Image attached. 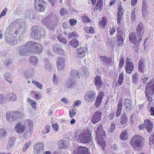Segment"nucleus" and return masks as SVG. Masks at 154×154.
I'll return each mask as SVG.
<instances>
[{
  "instance_id": "obj_58",
  "label": "nucleus",
  "mask_w": 154,
  "mask_h": 154,
  "mask_svg": "<svg viewBox=\"0 0 154 154\" xmlns=\"http://www.w3.org/2000/svg\"><path fill=\"white\" fill-rule=\"evenodd\" d=\"M68 36L69 38L70 39L72 37H77L78 36V35L75 32H72L68 33Z\"/></svg>"
},
{
  "instance_id": "obj_15",
  "label": "nucleus",
  "mask_w": 154,
  "mask_h": 154,
  "mask_svg": "<svg viewBox=\"0 0 154 154\" xmlns=\"http://www.w3.org/2000/svg\"><path fill=\"white\" fill-rule=\"evenodd\" d=\"M129 39L130 42H132L136 45H138L140 44V41L137 39L135 32H132L129 33Z\"/></svg>"
},
{
  "instance_id": "obj_48",
  "label": "nucleus",
  "mask_w": 154,
  "mask_h": 154,
  "mask_svg": "<svg viewBox=\"0 0 154 154\" xmlns=\"http://www.w3.org/2000/svg\"><path fill=\"white\" fill-rule=\"evenodd\" d=\"M29 61L31 63L34 65H35L37 63L38 60L36 57L34 56H32L30 58Z\"/></svg>"
},
{
  "instance_id": "obj_54",
  "label": "nucleus",
  "mask_w": 154,
  "mask_h": 154,
  "mask_svg": "<svg viewBox=\"0 0 154 154\" xmlns=\"http://www.w3.org/2000/svg\"><path fill=\"white\" fill-rule=\"evenodd\" d=\"M123 75L122 73L120 74L117 83L119 85H121L123 82Z\"/></svg>"
},
{
  "instance_id": "obj_18",
  "label": "nucleus",
  "mask_w": 154,
  "mask_h": 154,
  "mask_svg": "<svg viewBox=\"0 0 154 154\" xmlns=\"http://www.w3.org/2000/svg\"><path fill=\"white\" fill-rule=\"evenodd\" d=\"M57 67L58 70L61 71L64 69L65 66V60L62 57H58L57 61Z\"/></svg>"
},
{
  "instance_id": "obj_1",
  "label": "nucleus",
  "mask_w": 154,
  "mask_h": 154,
  "mask_svg": "<svg viewBox=\"0 0 154 154\" xmlns=\"http://www.w3.org/2000/svg\"><path fill=\"white\" fill-rule=\"evenodd\" d=\"M33 126V122L27 119L25 121L24 124H23L21 122L17 123L14 129L17 133L22 134L24 132L26 128V129L24 133V135L27 137L32 135Z\"/></svg>"
},
{
  "instance_id": "obj_36",
  "label": "nucleus",
  "mask_w": 154,
  "mask_h": 154,
  "mask_svg": "<svg viewBox=\"0 0 154 154\" xmlns=\"http://www.w3.org/2000/svg\"><path fill=\"white\" fill-rule=\"evenodd\" d=\"M15 142V138L14 137H11L9 140L8 142L7 145V148L8 149H11L13 146Z\"/></svg>"
},
{
  "instance_id": "obj_60",
  "label": "nucleus",
  "mask_w": 154,
  "mask_h": 154,
  "mask_svg": "<svg viewBox=\"0 0 154 154\" xmlns=\"http://www.w3.org/2000/svg\"><path fill=\"white\" fill-rule=\"evenodd\" d=\"M12 62V61L11 59H8L5 61L4 64L5 66H7L11 64Z\"/></svg>"
},
{
  "instance_id": "obj_29",
  "label": "nucleus",
  "mask_w": 154,
  "mask_h": 154,
  "mask_svg": "<svg viewBox=\"0 0 154 154\" xmlns=\"http://www.w3.org/2000/svg\"><path fill=\"white\" fill-rule=\"evenodd\" d=\"M132 82L134 85H137L139 81V74L137 72L133 73L132 76Z\"/></svg>"
},
{
  "instance_id": "obj_20",
  "label": "nucleus",
  "mask_w": 154,
  "mask_h": 154,
  "mask_svg": "<svg viewBox=\"0 0 154 154\" xmlns=\"http://www.w3.org/2000/svg\"><path fill=\"white\" fill-rule=\"evenodd\" d=\"M103 95V93L100 92L97 96L95 103V105L96 108H98L100 106L102 101Z\"/></svg>"
},
{
  "instance_id": "obj_38",
  "label": "nucleus",
  "mask_w": 154,
  "mask_h": 154,
  "mask_svg": "<svg viewBox=\"0 0 154 154\" xmlns=\"http://www.w3.org/2000/svg\"><path fill=\"white\" fill-rule=\"evenodd\" d=\"M134 69L133 63H130L126 65V71L128 73L130 74L132 72Z\"/></svg>"
},
{
  "instance_id": "obj_52",
  "label": "nucleus",
  "mask_w": 154,
  "mask_h": 154,
  "mask_svg": "<svg viewBox=\"0 0 154 154\" xmlns=\"http://www.w3.org/2000/svg\"><path fill=\"white\" fill-rule=\"evenodd\" d=\"M106 18L103 17L102 20L99 22L100 25L102 27H104L106 24Z\"/></svg>"
},
{
  "instance_id": "obj_24",
  "label": "nucleus",
  "mask_w": 154,
  "mask_h": 154,
  "mask_svg": "<svg viewBox=\"0 0 154 154\" xmlns=\"http://www.w3.org/2000/svg\"><path fill=\"white\" fill-rule=\"evenodd\" d=\"M144 121L145 128L149 133H151L152 129V123L149 119H146Z\"/></svg>"
},
{
  "instance_id": "obj_21",
  "label": "nucleus",
  "mask_w": 154,
  "mask_h": 154,
  "mask_svg": "<svg viewBox=\"0 0 154 154\" xmlns=\"http://www.w3.org/2000/svg\"><path fill=\"white\" fill-rule=\"evenodd\" d=\"M53 50L57 53L60 55H63L64 53V51L61 48V46L57 44H54L53 46Z\"/></svg>"
},
{
  "instance_id": "obj_55",
  "label": "nucleus",
  "mask_w": 154,
  "mask_h": 154,
  "mask_svg": "<svg viewBox=\"0 0 154 154\" xmlns=\"http://www.w3.org/2000/svg\"><path fill=\"white\" fill-rule=\"evenodd\" d=\"M81 18L83 22L84 23H89L91 21L90 19L86 15L82 16Z\"/></svg>"
},
{
  "instance_id": "obj_63",
  "label": "nucleus",
  "mask_w": 154,
  "mask_h": 154,
  "mask_svg": "<svg viewBox=\"0 0 154 154\" xmlns=\"http://www.w3.org/2000/svg\"><path fill=\"white\" fill-rule=\"evenodd\" d=\"M52 127L53 130L55 132H57L58 131L59 128V126L57 124H53L52 125Z\"/></svg>"
},
{
  "instance_id": "obj_10",
  "label": "nucleus",
  "mask_w": 154,
  "mask_h": 154,
  "mask_svg": "<svg viewBox=\"0 0 154 154\" xmlns=\"http://www.w3.org/2000/svg\"><path fill=\"white\" fill-rule=\"evenodd\" d=\"M45 4L46 3L43 0H35V8L38 11H43L45 10Z\"/></svg>"
},
{
  "instance_id": "obj_11",
  "label": "nucleus",
  "mask_w": 154,
  "mask_h": 154,
  "mask_svg": "<svg viewBox=\"0 0 154 154\" xmlns=\"http://www.w3.org/2000/svg\"><path fill=\"white\" fill-rule=\"evenodd\" d=\"M96 96V92L95 91L90 90L86 93L84 96V99L88 102H92L94 100Z\"/></svg>"
},
{
  "instance_id": "obj_26",
  "label": "nucleus",
  "mask_w": 154,
  "mask_h": 154,
  "mask_svg": "<svg viewBox=\"0 0 154 154\" xmlns=\"http://www.w3.org/2000/svg\"><path fill=\"white\" fill-rule=\"evenodd\" d=\"M124 105L128 111H130L132 110V102L129 99H126L124 100Z\"/></svg>"
},
{
  "instance_id": "obj_31",
  "label": "nucleus",
  "mask_w": 154,
  "mask_h": 154,
  "mask_svg": "<svg viewBox=\"0 0 154 154\" xmlns=\"http://www.w3.org/2000/svg\"><path fill=\"white\" fill-rule=\"evenodd\" d=\"M6 99L9 101H14L16 100L17 97L16 95L13 93H9L5 96Z\"/></svg>"
},
{
  "instance_id": "obj_49",
  "label": "nucleus",
  "mask_w": 154,
  "mask_h": 154,
  "mask_svg": "<svg viewBox=\"0 0 154 154\" xmlns=\"http://www.w3.org/2000/svg\"><path fill=\"white\" fill-rule=\"evenodd\" d=\"M85 30L88 33H93L94 32V30L92 27L86 26L85 27Z\"/></svg>"
},
{
  "instance_id": "obj_42",
  "label": "nucleus",
  "mask_w": 154,
  "mask_h": 154,
  "mask_svg": "<svg viewBox=\"0 0 154 154\" xmlns=\"http://www.w3.org/2000/svg\"><path fill=\"white\" fill-rule=\"evenodd\" d=\"M10 41L9 44L11 45H15L16 44L19 43V41L17 40V38L15 36H11L10 37Z\"/></svg>"
},
{
  "instance_id": "obj_28",
  "label": "nucleus",
  "mask_w": 154,
  "mask_h": 154,
  "mask_svg": "<svg viewBox=\"0 0 154 154\" xmlns=\"http://www.w3.org/2000/svg\"><path fill=\"white\" fill-rule=\"evenodd\" d=\"M13 115L15 119V121H17L20 119L23 118L24 115L23 113L19 111L16 112H13Z\"/></svg>"
},
{
  "instance_id": "obj_19",
  "label": "nucleus",
  "mask_w": 154,
  "mask_h": 154,
  "mask_svg": "<svg viewBox=\"0 0 154 154\" xmlns=\"http://www.w3.org/2000/svg\"><path fill=\"white\" fill-rule=\"evenodd\" d=\"M87 50V48L85 47H80L77 49L78 57L80 58H83L85 56Z\"/></svg>"
},
{
  "instance_id": "obj_57",
  "label": "nucleus",
  "mask_w": 154,
  "mask_h": 154,
  "mask_svg": "<svg viewBox=\"0 0 154 154\" xmlns=\"http://www.w3.org/2000/svg\"><path fill=\"white\" fill-rule=\"evenodd\" d=\"M57 38L58 40L61 42L65 44L66 43V41L65 38H63V36L60 35L57 36Z\"/></svg>"
},
{
  "instance_id": "obj_3",
  "label": "nucleus",
  "mask_w": 154,
  "mask_h": 154,
  "mask_svg": "<svg viewBox=\"0 0 154 154\" xmlns=\"http://www.w3.org/2000/svg\"><path fill=\"white\" fill-rule=\"evenodd\" d=\"M26 46L28 47V51L30 53L35 54H38L42 52L43 46L38 42H29L26 43Z\"/></svg>"
},
{
  "instance_id": "obj_25",
  "label": "nucleus",
  "mask_w": 154,
  "mask_h": 154,
  "mask_svg": "<svg viewBox=\"0 0 154 154\" xmlns=\"http://www.w3.org/2000/svg\"><path fill=\"white\" fill-rule=\"evenodd\" d=\"M95 85L97 86V89H100L102 87L103 83L101 80V78L99 76H97L95 78Z\"/></svg>"
},
{
  "instance_id": "obj_53",
  "label": "nucleus",
  "mask_w": 154,
  "mask_h": 154,
  "mask_svg": "<svg viewBox=\"0 0 154 154\" xmlns=\"http://www.w3.org/2000/svg\"><path fill=\"white\" fill-rule=\"evenodd\" d=\"M53 82L55 85H57L59 82V77L54 74L53 76Z\"/></svg>"
},
{
  "instance_id": "obj_34",
  "label": "nucleus",
  "mask_w": 154,
  "mask_h": 154,
  "mask_svg": "<svg viewBox=\"0 0 154 154\" xmlns=\"http://www.w3.org/2000/svg\"><path fill=\"white\" fill-rule=\"evenodd\" d=\"M148 9V6L146 5V0H143L142 11L143 15L145 16Z\"/></svg>"
},
{
  "instance_id": "obj_14",
  "label": "nucleus",
  "mask_w": 154,
  "mask_h": 154,
  "mask_svg": "<svg viewBox=\"0 0 154 154\" xmlns=\"http://www.w3.org/2000/svg\"><path fill=\"white\" fill-rule=\"evenodd\" d=\"M137 34L138 36L140 41L142 40V38L144 32L143 25L140 23L137 27L136 29Z\"/></svg>"
},
{
  "instance_id": "obj_30",
  "label": "nucleus",
  "mask_w": 154,
  "mask_h": 154,
  "mask_svg": "<svg viewBox=\"0 0 154 154\" xmlns=\"http://www.w3.org/2000/svg\"><path fill=\"white\" fill-rule=\"evenodd\" d=\"M14 116L13 112H7L6 113V119L9 122H13L15 121Z\"/></svg>"
},
{
  "instance_id": "obj_6",
  "label": "nucleus",
  "mask_w": 154,
  "mask_h": 154,
  "mask_svg": "<svg viewBox=\"0 0 154 154\" xmlns=\"http://www.w3.org/2000/svg\"><path fill=\"white\" fill-rule=\"evenodd\" d=\"M45 32L43 28L40 26H34L32 27L31 33L32 37L35 39H38L45 35Z\"/></svg>"
},
{
  "instance_id": "obj_59",
  "label": "nucleus",
  "mask_w": 154,
  "mask_h": 154,
  "mask_svg": "<svg viewBox=\"0 0 154 154\" xmlns=\"http://www.w3.org/2000/svg\"><path fill=\"white\" fill-rule=\"evenodd\" d=\"M115 123H112L110 127L108 129V131L109 132L112 133L113 131L115 129Z\"/></svg>"
},
{
  "instance_id": "obj_13",
  "label": "nucleus",
  "mask_w": 154,
  "mask_h": 154,
  "mask_svg": "<svg viewBox=\"0 0 154 154\" xmlns=\"http://www.w3.org/2000/svg\"><path fill=\"white\" fill-rule=\"evenodd\" d=\"M146 94H154V80H152L148 83L146 88Z\"/></svg>"
},
{
  "instance_id": "obj_33",
  "label": "nucleus",
  "mask_w": 154,
  "mask_h": 154,
  "mask_svg": "<svg viewBox=\"0 0 154 154\" xmlns=\"http://www.w3.org/2000/svg\"><path fill=\"white\" fill-rule=\"evenodd\" d=\"M58 145L63 148H67L68 145L66 141L62 140L58 141L57 142Z\"/></svg>"
},
{
  "instance_id": "obj_51",
  "label": "nucleus",
  "mask_w": 154,
  "mask_h": 154,
  "mask_svg": "<svg viewBox=\"0 0 154 154\" xmlns=\"http://www.w3.org/2000/svg\"><path fill=\"white\" fill-rule=\"evenodd\" d=\"M31 142L29 141H27L26 142L25 145L23 146L22 149L23 152H25L27 149L31 145Z\"/></svg>"
},
{
  "instance_id": "obj_4",
  "label": "nucleus",
  "mask_w": 154,
  "mask_h": 154,
  "mask_svg": "<svg viewBox=\"0 0 154 154\" xmlns=\"http://www.w3.org/2000/svg\"><path fill=\"white\" fill-rule=\"evenodd\" d=\"M95 132L97 137L98 145L104 150L106 146L105 142L104 140V137H105L104 132L102 129L99 127L97 128V130L95 131Z\"/></svg>"
},
{
  "instance_id": "obj_44",
  "label": "nucleus",
  "mask_w": 154,
  "mask_h": 154,
  "mask_svg": "<svg viewBox=\"0 0 154 154\" xmlns=\"http://www.w3.org/2000/svg\"><path fill=\"white\" fill-rule=\"evenodd\" d=\"M69 44L72 47L76 48L79 45V42L76 39L74 38L70 41Z\"/></svg>"
},
{
  "instance_id": "obj_32",
  "label": "nucleus",
  "mask_w": 154,
  "mask_h": 154,
  "mask_svg": "<svg viewBox=\"0 0 154 154\" xmlns=\"http://www.w3.org/2000/svg\"><path fill=\"white\" fill-rule=\"evenodd\" d=\"M122 103V100H119L117 110L116 113V117L120 116L121 114Z\"/></svg>"
},
{
  "instance_id": "obj_64",
  "label": "nucleus",
  "mask_w": 154,
  "mask_h": 154,
  "mask_svg": "<svg viewBox=\"0 0 154 154\" xmlns=\"http://www.w3.org/2000/svg\"><path fill=\"white\" fill-rule=\"evenodd\" d=\"M152 143H154V133L153 135H151L149 137V144L151 145Z\"/></svg>"
},
{
  "instance_id": "obj_39",
  "label": "nucleus",
  "mask_w": 154,
  "mask_h": 154,
  "mask_svg": "<svg viewBox=\"0 0 154 154\" xmlns=\"http://www.w3.org/2000/svg\"><path fill=\"white\" fill-rule=\"evenodd\" d=\"M103 6V0H97V3L95 7L94 8V10L96 11L100 9H101Z\"/></svg>"
},
{
  "instance_id": "obj_35",
  "label": "nucleus",
  "mask_w": 154,
  "mask_h": 154,
  "mask_svg": "<svg viewBox=\"0 0 154 154\" xmlns=\"http://www.w3.org/2000/svg\"><path fill=\"white\" fill-rule=\"evenodd\" d=\"M128 131L127 130L123 131L120 136V139L123 140H126L128 137Z\"/></svg>"
},
{
  "instance_id": "obj_16",
  "label": "nucleus",
  "mask_w": 154,
  "mask_h": 154,
  "mask_svg": "<svg viewBox=\"0 0 154 154\" xmlns=\"http://www.w3.org/2000/svg\"><path fill=\"white\" fill-rule=\"evenodd\" d=\"M118 10L117 22L120 25L121 24V20L122 17L125 12V10L122 8V5H121L118 6Z\"/></svg>"
},
{
  "instance_id": "obj_7",
  "label": "nucleus",
  "mask_w": 154,
  "mask_h": 154,
  "mask_svg": "<svg viewBox=\"0 0 154 154\" xmlns=\"http://www.w3.org/2000/svg\"><path fill=\"white\" fill-rule=\"evenodd\" d=\"M79 73L75 70H72L70 72V77L68 80L66 84V87L68 88H74L76 85V83L74 79L79 78Z\"/></svg>"
},
{
  "instance_id": "obj_5",
  "label": "nucleus",
  "mask_w": 154,
  "mask_h": 154,
  "mask_svg": "<svg viewBox=\"0 0 154 154\" xmlns=\"http://www.w3.org/2000/svg\"><path fill=\"white\" fill-rule=\"evenodd\" d=\"M142 140L143 137L138 135H135L131 139L130 143L135 150H141L142 147Z\"/></svg>"
},
{
  "instance_id": "obj_56",
  "label": "nucleus",
  "mask_w": 154,
  "mask_h": 154,
  "mask_svg": "<svg viewBox=\"0 0 154 154\" xmlns=\"http://www.w3.org/2000/svg\"><path fill=\"white\" fill-rule=\"evenodd\" d=\"M32 82L38 88L40 89H42V88L43 85L42 84L34 80H32Z\"/></svg>"
},
{
  "instance_id": "obj_61",
  "label": "nucleus",
  "mask_w": 154,
  "mask_h": 154,
  "mask_svg": "<svg viewBox=\"0 0 154 154\" xmlns=\"http://www.w3.org/2000/svg\"><path fill=\"white\" fill-rule=\"evenodd\" d=\"M5 97H4L3 94L0 95V103L2 104L6 102Z\"/></svg>"
},
{
  "instance_id": "obj_43",
  "label": "nucleus",
  "mask_w": 154,
  "mask_h": 154,
  "mask_svg": "<svg viewBox=\"0 0 154 154\" xmlns=\"http://www.w3.org/2000/svg\"><path fill=\"white\" fill-rule=\"evenodd\" d=\"M128 120V118L125 115H122L120 119L121 124L123 125L126 124Z\"/></svg>"
},
{
  "instance_id": "obj_62",
  "label": "nucleus",
  "mask_w": 154,
  "mask_h": 154,
  "mask_svg": "<svg viewBox=\"0 0 154 154\" xmlns=\"http://www.w3.org/2000/svg\"><path fill=\"white\" fill-rule=\"evenodd\" d=\"M124 64V58L123 56L122 55L120 57V59L119 61V67L120 68H122Z\"/></svg>"
},
{
  "instance_id": "obj_27",
  "label": "nucleus",
  "mask_w": 154,
  "mask_h": 154,
  "mask_svg": "<svg viewBox=\"0 0 154 154\" xmlns=\"http://www.w3.org/2000/svg\"><path fill=\"white\" fill-rule=\"evenodd\" d=\"M146 67V62L143 59H141L138 65V70L140 72H143Z\"/></svg>"
},
{
  "instance_id": "obj_40",
  "label": "nucleus",
  "mask_w": 154,
  "mask_h": 154,
  "mask_svg": "<svg viewBox=\"0 0 154 154\" xmlns=\"http://www.w3.org/2000/svg\"><path fill=\"white\" fill-rule=\"evenodd\" d=\"M4 78L10 83L12 82L13 76L10 73H7L4 75Z\"/></svg>"
},
{
  "instance_id": "obj_37",
  "label": "nucleus",
  "mask_w": 154,
  "mask_h": 154,
  "mask_svg": "<svg viewBox=\"0 0 154 154\" xmlns=\"http://www.w3.org/2000/svg\"><path fill=\"white\" fill-rule=\"evenodd\" d=\"M76 71L77 72H79V73L77 74H79V77L80 75H82V76H84L85 75L86 76L88 74V72L87 68L85 67L82 68L81 70H79L78 71Z\"/></svg>"
},
{
  "instance_id": "obj_45",
  "label": "nucleus",
  "mask_w": 154,
  "mask_h": 154,
  "mask_svg": "<svg viewBox=\"0 0 154 154\" xmlns=\"http://www.w3.org/2000/svg\"><path fill=\"white\" fill-rule=\"evenodd\" d=\"M7 131L4 129H0V139H2L7 136Z\"/></svg>"
},
{
  "instance_id": "obj_9",
  "label": "nucleus",
  "mask_w": 154,
  "mask_h": 154,
  "mask_svg": "<svg viewBox=\"0 0 154 154\" xmlns=\"http://www.w3.org/2000/svg\"><path fill=\"white\" fill-rule=\"evenodd\" d=\"M57 21L56 16L51 15L47 16L43 19L42 22L43 24L46 26L50 27L51 25H54Z\"/></svg>"
},
{
  "instance_id": "obj_46",
  "label": "nucleus",
  "mask_w": 154,
  "mask_h": 154,
  "mask_svg": "<svg viewBox=\"0 0 154 154\" xmlns=\"http://www.w3.org/2000/svg\"><path fill=\"white\" fill-rule=\"evenodd\" d=\"M44 66L47 70L50 71L51 69L52 66L50 61H45Z\"/></svg>"
},
{
  "instance_id": "obj_12",
  "label": "nucleus",
  "mask_w": 154,
  "mask_h": 154,
  "mask_svg": "<svg viewBox=\"0 0 154 154\" xmlns=\"http://www.w3.org/2000/svg\"><path fill=\"white\" fill-rule=\"evenodd\" d=\"M44 144L41 142H38L33 146L34 154H41L44 151Z\"/></svg>"
},
{
  "instance_id": "obj_2",
  "label": "nucleus",
  "mask_w": 154,
  "mask_h": 154,
  "mask_svg": "<svg viewBox=\"0 0 154 154\" xmlns=\"http://www.w3.org/2000/svg\"><path fill=\"white\" fill-rule=\"evenodd\" d=\"M26 24L23 20L16 19L13 20L8 27L15 28V33L16 34H23L25 33Z\"/></svg>"
},
{
  "instance_id": "obj_41",
  "label": "nucleus",
  "mask_w": 154,
  "mask_h": 154,
  "mask_svg": "<svg viewBox=\"0 0 154 154\" xmlns=\"http://www.w3.org/2000/svg\"><path fill=\"white\" fill-rule=\"evenodd\" d=\"M116 36V43L119 46H122L124 44V41L123 37L120 36Z\"/></svg>"
},
{
  "instance_id": "obj_8",
  "label": "nucleus",
  "mask_w": 154,
  "mask_h": 154,
  "mask_svg": "<svg viewBox=\"0 0 154 154\" xmlns=\"http://www.w3.org/2000/svg\"><path fill=\"white\" fill-rule=\"evenodd\" d=\"M91 140V134L88 131H83L79 136L78 140L82 143H89Z\"/></svg>"
},
{
  "instance_id": "obj_22",
  "label": "nucleus",
  "mask_w": 154,
  "mask_h": 154,
  "mask_svg": "<svg viewBox=\"0 0 154 154\" xmlns=\"http://www.w3.org/2000/svg\"><path fill=\"white\" fill-rule=\"evenodd\" d=\"M99 58L105 64L109 66L113 63V61L109 57H108L105 56H100Z\"/></svg>"
},
{
  "instance_id": "obj_17",
  "label": "nucleus",
  "mask_w": 154,
  "mask_h": 154,
  "mask_svg": "<svg viewBox=\"0 0 154 154\" xmlns=\"http://www.w3.org/2000/svg\"><path fill=\"white\" fill-rule=\"evenodd\" d=\"M101 114V112L100 110L96 111L94 115V117L91 119V123L95 124L100 121Z\"/></svg>"
},
{
  "instance_id": "obj_50",
  "label": "nucleus",
  "mask_w": 154,
  "mask_h": 154,
  "mask_svg": "<svg viewBox=\"0 0 154 154\" xmlns=\"http://www.w3.org/2000/svg\"><path fill=\"white\" fill-rule=\"evenodd\" d=\"M117 34L116 36H120L123 37L124 35V31L119 27H117L116 29Z\"/></svg>"
},
{
  "instance_id": "obj_23",
  "label": "nucleus",
  "mask_w": 154,
  "mask_h": 154,
  "mask_svg": "<svg viewBox=\"0 0 154 154\" xmlns=\"http://www.w3.org/2000/svg\"><path fill=\"white\" fill-rule=\"evenodd\" d=\"M28 47L26 46V44L25 45L22 46L20 48L18 53L20 55L25 56L28 54Z\"/></svg>"
},
{
  "instance_id": "obj_47",
  "label": "nucleus",
  "mask_w": 154,
  "mask_h": 154,
  "mask_svg": "<svg viewBox=\"0 0 154 154\" xmlns=\"http://www.w3.org/2000/svg\"><path fill=\"white\" fill-rule=\"evenodd\" d=\"M27 102L31 105L32 107L34 109H36V103L33 100H32L30 98H28L27 99Z\"/></svg>"
}]
</instances>
